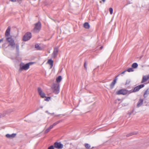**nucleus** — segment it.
Instances as JSON below:
<instances>
[{
  "label": "nucleus",
  "mask_w": 149,
  "mask_h": 149,
  "mask_svg": "<svg viewBox=\"0 0 149 149\" xmlns=\"http://www.w3.org/2000/svg\"><path fill=\"white\" fill-rule=\"evenodd\" d=\"M11 36L7 37L6 38V40L9 43L8 47L10 46L11 48H14L15 47V43L14 40L12 38Z\"/></svg>",
  "instance_id": "nucleus-1"
},
{
  "label": "nucleus",
  "mask_w": 149,
  "mask_h": 149,
  "mask_svg": "<svg viewBox=\"0 0 149 149\" xmlns=\"http://www.w3.org/2000/svg\"><path fill=\"white\" fill-rule=\"evenodd\" d=\"M35 26L33 28V31L35 33L38 32L41 29V24L40 21H38L37 23L35 24Z\"/></svg>",
  "instance_id": "nucleus-2"
},
{
  "label": "nucleus",
  "mask_w": 149,
  "mask_h": 149,
  "mask_svg": "<svg viewBox=\"0 0 149 149\" xmlns=\"http://www.w3.org/2000/svg\"><path fill=\"white\" fill-rule=\"evenodd\" d=\"M30 64L29 63H27L25 65L22 63H21L19 65V71L21 72L23 70H28L29 68Z\"/></svg>",
  "instance_id": "nucleus-3"
},
{
  "label": "nucleus",
  "mask_w": 149,
  "mask_h": 149,
  "mask_svg": "<svg viewBox=\"0 0 149 149\" xmlns=\"http://www.w3.org/2000/svg\"><path fill=\"white\" fill-rule=\"evenodd\" d=\"M53 92L55 94H58L59 92V84L56 83L54 84L53 85Z\"/></svg>",
  "instance_id": "nucleus-4"
},
{
  "label": "nucleus",
  "mask_w": 149,
  "mask_h": 149,
  "mask_svg": "<svg viewBox=\"0 0 149 149\" xmlns=\"http://www.w3.org/2000/svg\"><path fill=\"white\" fill-rule=\"evenodd\" d=\"M32 37L31 34L30 32H27L24 36L23 38V40L26 41L30 40Z\"/></svg>",
  "instance_id": "nucleus-5"
},
{
  "label": "nucleus",
  "mask_w": 149,
  "mask_h": 149,
  "mask_svg": "<svg viewBox=\"0 0 149 149\" xmlns=\"http://www.w3.org/2000/svg\"><path fill=\"white\" fill-rule=\"evenodd\" d=\"M54 148L58 149H62L63 146V145L60 142H56L54 143Z\"/></svg>",
  "instance_id": "nucleus-6"
},
{
  "label": "nucleus",
  "mask_w": 149,
  "mask_h": 149,
  "mask_svg": "<svg viewBox=\"0 0 149 149\" xmlns=\"http://www.w3.org/2000/svg\"><path fill=\"white\" fill-rule=\"evenodd\" d=\"M116 94L117 95H125L127 94V90L125 89H121L117 91Z\"/></svg>",
  "instance_id": "nucleus-7"
},
{
  "label": "nucleus",
  "mask_w": 149,
  "mask_h": 149,
  "mask_svg": "<svg viewBox=\"0 0 149 149\" xmlns=\"http://www.w3.org/2000/svg\"><path fill=\"white\" fill-rule=\"evenodd\" d=\"M38 92L39 95L42 98H44L46 97L45 93L42 92L41 88L39 87L38 88Z\"/></svg>",
  "instance_id": "nucleus-8"
},
{
  "label": "nucleus",
  "mask_w": 149,
  "mask_h": 149,
  "mask_svg": "<svg viewBox=\"0 0 149 149\" xmlns=\"http://www.w3.org/2000/svg\"><path fill=\"white\" fill-rule=\"evenodd\" d=\"M58 48L56 47L54 48L53 52L52 54V57L54 58H55L58 55Z\"/></svg>",
  "instance_id": "nucleus-9"
},
{
  "label": "nucleus",
  "mask_w": 149,
  "mask_h": 149,
  "mask_svg": "<svg viewBox=\"0 0 149 149\" xmlns=\"http://www.w3.org/2000/svg\"><path fill=\"white\" fill-rule=\"evenodd\" d=\"M144 86V85L142 84L134 87L133 89L134 92H136L139 91L141 88L143 87Z\"/></svg>",
  "instance_id": "nucleus-10"
},
{
  "label": "nucleus",
  "mask_w": 149,
  "mask_h": 149,
  "mask_svg": "<svg viewBox=\"0 0 149 149\" xmlns=\"http://www.w3.org/2000/svg\"><path fill=\"white\" fill-rule=\"evenodd\" d=\"M11 28L10 26H8L7 29H6L5 33V37L6 38L7 37H9L8 36H10V31Z\"/></svg>",
  "instance_id": "nucleus-11"
},
{
  "label": "nucleus",
  "mask_w": 149,
  "mask_h": 149,
  "mask_svg": "<svg viewBox=\"0 0 149 149\" xmlns=\"http://www.w3.org/2000/svg\"><path fill=\"white\" fill-rule=\"evenodd\" d=\"M149 79V75L146 76H144L143 77L142 79L141 83H143L146 81L148 79Z\"/></svg>",
  "instance_id": "nucleus-12"
},
{
  "label": "nucleus",
  "mask_w": 149,
  "mask_h": 149,
  "mask_svg": "<svg viewBox=\"0 0 149 149\" xmlns=\"http://www.w3.org/2000/svg\"><path fill=\"white\" fill-rule=\"evenodd\" d=\"M143 100L142 99L140 98L138 101L137 104V107H141L143 104Z\"/></svg>",
  "instance_id": "nucleus-13"
},
{
  "label": "nucleus",
  "mask_w": 149,
  "mask_h": 149,
  "mask_svg": "<svg viewBox=\"0 0 149 149\" xmlns=\"http://www.w3.org/2000/svg\"><path fill=\"white\" fill-rule=\"evenodd\" d=\"M16 135V133H13L11 134H7L6 135V136L7 138H14L15 136Z\"/></svg>",
  "instance_id": "nucleus-14"
},
{
  "label": "nucleus",
  "mask_w": 149,
  "mask_h": 149,
  "mask_svg": "<svg viewBox=\"0 0 149 149\" xmlns=\"http://www.w3.org/2000/svg\"><path fill=\"white\" fill-rule=\"evenodd\" d=\"M47 63L50 65V69H51L53 65V61L52 59H49L47 61Z\"/></svg>",
  "instance_id": "nucleus-15"
},
{
  "label": "nucleus",
  "mask_w": 149,
  "mask_h": 149,
  "mask_svg": "<svg viewBox=\"0 0 149 149\" xmlns=\"http://www.w3.org/2000/svg\"><path fill=\"white\" fill-rule=\"evenodd\" d=\"M84 27L86 29H89L90 27V26L87 22H85L84 24Z\"/></svg>",
  "instance_id": "nucleus-16"
},
{
  "label": "nucleus",
  "mask_w": 149,
  "mask_h": 149,
  "mask_svg": "<svg viewBox=\"0 0 149 149\" xmlns=\"http://www.w3.org/2000/svg\"><path fill=\"white\" fill-rule=\"evenodd\" d=\"M84 146L87 149H92L93 148H94L93 147L92 148H90L91 147L90 145L87 143H85L84 144Z\"/></svg>",
  "instance_id": "nucleus-17"
},
{
  "label": "nucleus",
  "mask_w": 149,
  "mask_h": 149,
  "mask_svg": "<svg viewBox=\"0 0 149 149\" xmlns=\"http://www.w3.org/2000/svg\"><path fill=\"white\" fill-rule=\"evenodd\" d=\"M53 127L52 125H50L48 128H47L45 131V133H47L49 132L50 130L53 128Z\"/></svg>",
  "instance_id": "nucleus-18"
},
{
  "label": "nucleus",
  "mask_w": 149,
  "mask_h": 149,
  "mask_svg": "<svg viewBox=\"0 0 149 149\" xmlns=\"http://www.w3.org/2000/svg\"><path fill=\"white\" fill-rule=\"evenodd\" d=\"M137 134V132H133L130 133L126 135L127 137H129L130 136H132L136 134Z\"/></svg>",
  "instance_id": "nucleus-19"
},
{
  "label": "nucleus",
  "mask_w": 149,
  "mask_h": 149,
  "mask_svg": "<svg viewBox=\"0 0 149 149\" xmlns=\"http://www.w3.org/2000/svg\"><path fill=\"white\" fill-rule=\"evenodd\" d=\"M35 48L37 50H42V48H41V47L39 46V45L37 44L35 45Z\"/></svg>",
  "instance_id": "nucleus-20"
},
{
  "label": "nucleus",
  "mask_w": 149,
  "mask_h": 149,
  "mask_svg": "<svg viewBox=\"0 0 149 149\" xmlns=\"http://www.w3.org/2000/svg\"><path fill=\"white\" fill-rule=\"evenodd\" d=\"M138 66V64L136 63H134L132 65V67L133 68H136Z\"/></svg>",
  "instance_id": "nucleus-21"
},
{
  "label": "nucleus",
  "mask_w": 149,
  "mask_h": 149,
  "mask_svg": "<svg viewBox=\"0 0 149 149\" xmlns=\"http://www.w3.org/2000/svg\"><path fill=\"white\" fill-rule=\"evenodd\" d=\"M62 79V77L61 76H59L56 79V81L57 83L60 82Z\"/></svg>",
  "instance_id": "nucleus-22"
},
{
  "label": "nucleus",
  "mask_w": 149,
  "mask_h": 149,
  "mask_svg": "<svg viewBox=\"0 0 149 149\" xmlns=\"http://www.w3.org/2000/svg\"><path fill=\"white\" fill-rule=\"evenodd\" d=\"M62 121V120H58L55 123H54L52 125V127H53L54 126H55L57 124H58L60 123Z\"/></svg>",
  "instance_id": "nucleus-23"
},
{
  "label": "nucleus",
  "mask_w": 149,
  "mask_h": 149,
  "mask_svg": "<svg viewBox=\"0 0 149 149\" xmlns=\"http://www.w3.org/2000/svg\"><path fill=\"white\" fill-rule=\"evenodd\" d=\"M127 94L128 95L132 93H134V91L133 89H132L130 91H128L127 90Z\"/></svg>",
  "instance_id": "nucleus-24"
},
{
  "label": "nucleus",
  "mask_w": 149,
  "mask_h": 149,
  "mask_svg": "<svg viewBox=\"0 0 149 149\" xmlns=\"http://www.w3.org/2000/svg\"><path fill=\"white\" fill-rule=\"evenodd\" d=\"M149 94V88L147 89L145 91L144 94V97H145L146 95H148Z\"/></svg>",
  "instance_id": "nucleus-25"
},
{
  "label": "nucleus",
  "mask_w": 149,
  "mask_h": 149,
  "mask_svg": "<svg viewBox=\"0 0 149 149\" xmlns=\"http://www.w3.org/2000/svg\"><path fill=\"white\" fill-rule=\"evenodd\" d=\"M88 64V62L86 60H84V68L86 70H87V65Z\"/></svg>",
  "instance_id": "nucleus-26"
},
{
  "label": "nucleus",
  "mask_w": 149,
  "mask_h": 149,
  "mask_svg": "<svg viewBox=\"0 0 149 149\" xmlns=\"http://www.w3.org/2000/svg\"><path fill=\"white\" fill-rule=\"evenodd\" d=\"M16 47V51L17 52H18L19 51V45L18 44H15V45Z\"/></svg>",
  "instance_id": "nucleus-27"
},
{
  "label": "nucleus",
  "mask_w": 149,
  "mask_h": 149,
  "mask_svg": "<svg viewBox=\"0 0 149 149\" xmlns=\"http://www.w3.org/2000/svg\"><path fill=\"white\" fill-rule=\"evenodd\" d=\"M115 84L112 82L110 84V88L111 89H112L115 85Z\"/></svg>",
  "instance_id": "nucleus-28"
},
{
  "label": "nucleus",
  "mask_w": 149,
  "mask_h": 149,
  "mask_svg": "<svg viewBox=\"0 0 149 149\" xmlns=\"http://www.w3.org/2000/svg\"><path fill=\"white\" fill-rule=\"evenodd\" d=\"M127 70V71H128L129 72H133L134 70L132 68H129Z\"/></svg>",
  "instance_id": "nucleus-29"
},
{
  "label": "nucleus",
  "mask_w": 149,
  "mask_h": 149,
  "mask_svg": "<svg viewBox=\"0 0 149 149\" xmlns=\"http://www.w3.org/2000/svg\"><path fill=\"white\" fill-rule=\"evenodd\" d=\"M130 81H130V79H128L126 81V83H125V85L129 84L130 83Z\"/></svg>",
  "instance_id": "nucleus-30"
},
{
  "label": "nucleus",
  "mask_w": 149,
  "mask_h": 149,
  "mask_svg": "<svg viewBox=\"0 0 149 149\" xmlns=\"http://www.w3.org/2000/svg\"><path fill=\"white\" fill-rule=\"evenodd\" d=\"M109 11L110 12V14H112L113 13V9L112 8H110L109 9Z\"/></svg>",
  "instance_id": "nucleus-31"
},
{
  "label": "nucleus",
  "mask_w": 149,
  "mask_h": 149,
  "mask_svg": "<svg viewBox=\"0 0 149 149\" xmlns=\"http://www.w3.org/2000/svg\"><path fill=\"white\" fill-rule=\"evenodd\" d=\"M54 145H52L48 148V149H54Z\"/></svg>",
  "instance_id": "nucleus-32"
},
{
  "label": "nucleus",
  "mask_w": 149,
  "mask_h": 149,
  "mask_svg": "<svg viewBox=\"0 0 149 149\" xmlns=\"http://www.w3.org/2000/svg\"><path fill=\"white\" fill-rule=\"evenodd\" d=\"M117 77V76H116V77H115L113 81L112 82L115 84L116 82V81L117 79V77Z\"/></svg>",
  "instance_id": "nucleus-33"
},
{
  "label": "nucleus",
  "mask_w": 149,
  "mask_h": 149,
  "mask_svg": "<svg viewBox=\"0 0 149 149\" xmlns=\"http://www.w3.org/2000/svg\"><path fill=\"white\" fill-rule=\"evenodd\" d=\"M127 72V70H124V71H123V72H122L121 73H120V74H118V75H117V77H118L120 76V75L121 74H124L125 73V72Z\"/></svg>",
  "instance_id": "nucleus-34"
},
{
  "label": "nucleus",
  "mask_w": 149,
  "mask_h": 149,
  "mask_svg": "<svg viewBox=\"0 0 149 149\" xmlns=\"http://www.w3.org/2000/svg\"><path fill=\"white\" fill-rule=\"evenodd\" d=\"M50 97H46V98L45 99V101H49L50 99Z\"/></svg>",
  "instance_id": "nucleus-35"
},
{
  "label": "nucleus",
  "mask_w": 149,
  "mask_h": 149,
  "mask_svg": "<svg viewBox=\"0 0 149 149\" xmlns=\"http://www.w3.org/2000/svg\"><path fill=\"white\" fill-rule=\"evenodd\" d=\"M5 115L2 114L0 113V118L3 117Z\"/></svg>",
  "instance_id": "nucleus-36"
},
{
  "label": "nucleus",
  "mask_w": 149,
  "mask_h": 149,
  "mask_svg": "<svg viewBox=\"0 0 149 149\" xmlns=\"http://www.w3.org/2000/svg\"><path fill=\"white\" fill-rule=\"evenodd\" d=\"M10 1H12V2H15L16 1V0H9Z\"/></svg>",
  "instance_id": "nucleus-37"
},
{
  "label": "nucleus",
  "mask_w": 149,
  "mask_h": 149,
  "mask_svg": "<svg viewBox=\"0 0 149 149\" xmlns=\"http://www.w3.org/2000/svg\"><path fill=\"white\" fill-rule=\"evenodd\" d=\"M3 40V38L1 39H0V42H1Z\"/></svg>",
  "instance_id": "nucleus-38"
},
{
  "label": "nucleus",
  "mask_w": 149,
  "mask_h": 149,
  "mask_svg": "<svg viewBox=\"0 0 149 149\" xmlns=\"http://www.w3.org/2000/svg\"><path fill=\"white\" fill-rule=\"evenodd\" d=\"M103 46H101L100 47V49L101 50L103 48Z\"/></svg>",
  "instance_id": "nucleus-39"
},
{
  "label": "nucleus",
  "mask_w": 149,
  "mask_h": 149,
  "mask_svg": "<svg viewBox=\"0 0 149 149\" xmlns=\"http://www.w3.org/2000/svg\"><path fill=\"white\" fill-rule=\"evenodd\" d=\"M103 2H104L105 1V0H102Z\"/></svg>",
  "instance_id": "nucleus-40"
},
{
  "label": "nucleus",
  "mask_w": 149,
  "mask_h": 149,
  "mask_svg": "<svg viewBox=\"0 0 149 149\" xmlns=\"http://www.w3.org/2000/svg\"><path fill=\"white\" fill-rule=\"evenodd\" d=\"M43 108V107L42 106H41L40 107V108Z\"/></svg>",
  "instance_id": "nucleus-41"
}]
</instances>
